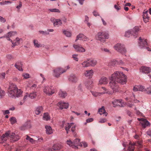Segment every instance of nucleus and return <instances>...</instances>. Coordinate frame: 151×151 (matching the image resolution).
<instances>
[{
	"label": "nucleus",
	"instance_id": "nucleus-1",
	"mask_svg": "<svg viewBox=\"0 0 151 151\" xmlns=\"http://www.w3.org/2000/svg\"><path fill=\"white\" fill-rule=\"evenodd\" d=\"M111 79L122 84H125L127 82L126 76L121 71H115L112 75Z\"/></svg>",
	"mask_w": 151,
	"mask_h": 151
},
{
	"label": "nucleus",
	"instance_id": "nucleus-2",
	"mask_svg": "<svg viewBox=\"0 0 151 151\" xmlns=\"http://www.w3.org/2000/svg\"><path fill=\"white\" fill-rule=\"evenodd\" d=\"M23 91L18 89L16 85L14 84H10V97L15 99L22 96Z\"/></svg>",
	"mask_w": 151,
	"mask_h": 151
},
{
	"label": "nucleus",
	"instance_id": "nucleus-3",
	"mask_svg": "<svg viewBox=\"0 0 151 151\" xmlns=\"http://www.w3.org/2000/svg\"><path fill=\"white\" fill-rule=\"evenodd\" d=\"M70 68V67L69 65L65 67V68L60 67L57 68L53 70V75L56 78H59L61 74L65 73Z\"/></svg>",
	"mask_w": 151,
	"mask_h": 151
},
{
	"label": "nucleus",
	"instance_id": "nucleus-4",
	"mask_svg": "<svg viewBox=\"0 0 151 151\" xmlns=\"http://www.w3.org/2000/svg\"><path fill=\"white\" fill-rule=\"evenodd\" d=\"M109 38V35L105 32L101 31L98 32L96 36V40L101 43H104L106 39Z\"/></svg>",
	"mask_w": 151,
	"mask_h": 151
},
{
	"label": "nucleus",
	"instance_id": "nucleus-5",
	"mask_svg": "<svg viewBox=\"0 0 151 151\" xmlns=\"http://www.w3.org/2000/svg\"><path fill=\"white\" fill-rule=\"evenodd\" d=\"M139 31V28L138 27H135L131 30H129L126 32L125 34V36L126 37H129L130 35H133L134 38H136L137 37L138 32Z\"/></svg>",
	"mask_w": 151,
	"mask_h": 151
},
{
	"label": "nucleus",
	"instance_id": "nucleus-6",
	"mask_svg": "<svg viewBox=\"0 0 151 151\" xmlns=\"http://www.w3.org/2000/svg\"><path fill=\"white\" fill-rule=\"evenodd\" d=\"M80 139H76L73 142H72L70 140H68L67 141V144L69 146L72 147L73 148H77L78 147V146H82V144L80 142Z\"/></svg>",
	"mask_w": 151,
	"mask_h": 151
},
{
	"label": "nucleus",
	"instance_id": "nucleus-7",
	"mask_svg": "<svg viewBox=\"0 0 151 151\" xmlns=\"http://www.w3.org/2000/svg\"><path fill=\"white\" fill-rule=\"evenodd\" d=\"M115 49L117 51L122 54L125 53L126 52L124 45L120 43H117L114 46Z\"/></svg>",
	"mask_w": 151,
	"mask_h": 151
},
{
	"label": "nucleus",
	"instance_id": "nucleus-8",
	"mask_svg": "<svg viewBox=\"0 0 151 151\" xmlns=\"http://www.w3.org/2000/svg\"><path fill=\"white\" fill-rule=\"evenodd\" d=\"M139 45L141 48H146L148 51H151V49L149 47H147V40L142 39L141 37L139 38Z\"/></svg>",
	"mask_w": 151,
	"mask_h": 151
},
{
	"label": "nucleus",
	"instance_id": "nucleus-9",
	"mask_svg": "<svg viewBox=\"0 0 151 151\" xmlns=\"http://www.w3.org/2000/svg\"><path fill=\"white\" fill-rule=\"evenodd\" d=\"M43 91L44 93L50 96L54 93L55 91L53 90V88L51 86L46 85L43 88Z\"/></svg>",
	"mask_w": 151,
	"mask_h": 151
},
{
	"label": "nucleus",
	"instance_id": "nucleus-10",
	"mask_svg": "<svg viewBox=\"0 0 151 151\" xmlns=\"http://www.w3.org/2000/svg\"><path fill=\"white\" fill-rule=\"evenodd\" d=\"M20 139L17 131H15L14 132H12L10 135V142H13L17 141Z\"/></svg>",
	"mask_w": 151,
	"mask_h": 151
},
{
	"label": "nucleus",
	"instance_id": "nucleus-11",
	"mask_svg": "<svg viewBox=\"0 0 151 151\" xmlns=\"http://www.w3.org/2000/svg\"><path fill=\"white\" fill-rule=\"evenodd\" d=\"M110 80H111V81L109 83V86L110 88L113 90L114 91H116L118 90V85L116 81L112 80L110 78Z\"/></svg>",
	"mask_w": 151,
	"mask_h": 151
},
{
	"label": "nucleus",
	"instance_id": "nucleus-12",
	"mask_svg": "<svg viewBox=\"0 0 151 151\" xmlns=\"http://www.w3.org/2000/svg\"><path fill=\"white\" fill-rule=\"evenodd\" d=\"M10 41H11L12 43L11 45L12 47L14 48L15 46L19 45L22 42V39L17 37L16 38V39L14 40L13 41L11 40L10 39Z\"/></svg>",
	"mask_w": 151,
	"mask_h": 151
},
{
	"label": "nucleus",
	"instance_id": "nucleus-13",
	"mask_svg": "<svg viewBox=\"0 0 151 151\" xmlns=\"http://www.w3.org/2000/svg\"><path fill=\"white\" fill-rule=\"evenodd\" d=\"M131 96H130L127 97L125 98V100L126 101L128 102L127 103V106L130 107H132L133 106V104H130L129 102L132 101V100L135 98V95L133 93H132Z\"/></svg>",
	"mask_w": 151,
	"mask_h": 151
},
{
	"label": "nucleus",
	"instance_id": "nucleus-14",
	"mask_svg": "<svg viewBox=\"0 0 151 151\" xmlns=\"http://www.w3.org/2000/svg\"><path fill=\"white\" fill-rule=\"evenodd\" d=\"M112 103L114 105V107H115L119 106L120 107H124V104L121 100H116L113 101Z\"/></svg>",
	"mask_w": 151,
	"mask_h": 151
},
{
	"label": "nucleus",
	"instance_id": "nucleus-15",
	"mask_svg": "<svg viewBox=\"0 0 151 151\" xmlns=\"http://www.w3.org/2000/svg\"><path fill=\"white\" fill-rule=\"evenodd\" d=\"M139 121H140V123L142 127L145 128L147 127L148 126L149 124V122L146 119L142 118L138 119Z\"/></svg>",
	"mask_w": 151,
	"mask_h": 151
},
{
	"label": "nucleus",
	"instance_id": "nucleus-16",
	"mask_svg": "<svg viewBox=\"0 0 151 151\" xmlns=\"http://www.w3.org/2000/svg\"><path fill=\"white\" fill-rule=\"evenodd\" d=\"M73 47L74 48L76 51L78 52H84L85 51V50L82 46L74 44Z\"/></svg>",
	"mask_w": 151,
	"mask_h": 151
},
{
	"label": "nucleus",
	"instance_id": "nucleus-17",
	"mask_svg": "<svg viewBox=\"0 0 151 151\" xmlns=\"http://www.w3.org/2000/svg\"><path fill=\"white\" fill-rule=\"evenodd\" d=\"M62 148V146L59 144L54 145L52 148H49L48 150L51 151H57L60 150Z\"/></svg>",
	"mask_w": 151,
	"mask_h": 151
},
{
	"label": "nucleus",
	"instance_id": "nucleus-18",
	"mask_svg": "<svg viewBox=\"0 0 151 151\" xmlns=\"http://www.w3.org/2000/svg\"><path fill=\"white\" fill-rule=\"evenodd\" d=\"M109 82L108 79L106 77H102L99 79V85H106Z\"/></svg>",
	"mask_w": 151,
	"mask_h": 151
},
{
	"label": "nucleus",
	"instance_id": "nucleus-19",
	"mask_svg": "<svg viewBox=\"0 0 151 151\" xmlns=\"http://www.w3.org/2000/svg\"><path fill=\"white\" fill-rule=\"evenodd\" d=\"M58 106L60 109H62L64 108L66 109L68 108V107L69 104L68 103L61 101L58 104Z\"/></svg>",
	"mask_w": 151,
	"mask_h": 151
},
{
	"label": "nucleus",
	"instance_id": "nucleus-20",
	"mask_svg": "<svg viewBox=\"0 0 151 151\" xmlns=\"http://www.w3.org/2000/svg\"><path fill=\"white\" fill-rule=\"evenodd\" d=\"M138 145L139 147H142V145L141 143L138 142L137 143H134L133 145H129L127 151H134V146Z\"/></svg>",
	"mask_w": 151,
	"mask_h": 151
},
{
	"label": "nucleus",
	"instance_id": "nucleus-21",
	"mask_svg": "<svg viewBox=\"0 0 151 151\" xmlns=\"http://www.w3.org/2000/svg\"><path fill=\"white\" fill-rule=\"evenodd\" d=\"M52 22L53 21V24L55 26H59L62 24L61 20L60 19H55L54 18H52L51 19Z\"/></svg>",
	"mask_w": 151,
	"mask_h": 151
},
{
	"label": "nucleus",
	"instance_id": "nucleus-22",
	"mask_svg": "<svg viewBox=\"0 0 151 151\" xmlns=\"http://www.w3.org/2000/svg\"><path fill=\"white\" fill-rule=\"evenodd\" d=\"M81 40L83 41H87L88 40V38L82 34H80L77 36L76 39L75 41L76 42L78 40Z\"/></svg>",
	"mask_w": 151,
	"mask_h": 151
},
{
	"label": "nucleus",
	"instance_id": "nucleus-23",
	"mask_svg": "<svg viewBox=\"0 0 151 151\" xmlns=\"http://www.w3.org/2000/svg\"><path fill=\"white\" fill-rule=\"evenodd\" d=\"M148 11L147 10H144L143 12V18L144 22L146 23L149 21L150 18L148 14Z\"/></svg>",
	"mask_w": 151,
	"mask_h": 151
},
{
	"label": "nucleus",
	"instance_id": "nucleus-24",
	"mask_svg": "<svg viewBox=\"0 0 151 151\" xmlns=\"http://www.w3.org/2000/svg\"><path fill=\"white\" fill-rule=\"evenodd\" d=\"M68 79L69 81L74 83H76L78 80V77L74 74L71 75L70 76Z\"/></svg>",
	"mask_w": 151,
	"mask_h": 151
},
{
	"label": "nucleus",
	"instance_id": "nucleus-25",
	"mask_svg": "<svg viewBox=\"0 0 151 151\" xmlns=\"http://www.w3.org/2000/svg\"><path fill=\"white\" fill-rule=\"evenodd\" d=\"M93 73V71L91 69L90 70H86L85 71L84 75L86 77H88L89 78H92Z\"/></svg>",
	"mask_w": 151,
	"mask_h": 151
},
{
	"label": "nucleus",
	"instance_id": "nucleus-26",
	"mask_svg": "<svg viewBox=\"0 0 151 151\" xmlns=\"http://www.w3.org/2000/svg\"><path fill=\"white\" fill-rule=\"evenodd\" d=\"M22 63L21 61H18L14 65V66L16 68L18 69L19 70L21 71H23V69L22 68Z\"/></svg>",
	"mask_w": 151,
	"mask_h": 151
},
{
	"label": "nucleus",
	"instance_id": "nucleus-27",
	"mask_svg": "<svg viewBox=\"0 0 151 151\" xmlns=\"http://www.w3.org/2000/svg\"><path fill=\"white\" fill-rule=\"evenodd\" d=\"M140 71L145 73H148L150 71V68L145 66L142 67L140 69Z\"/></svg>",
	"mask_w": 151,
	"mask_h": 151
},
{
	"label": "nucleus",
	"instance_id": "nucleus-28",
	"mask_svg": "<svg viewBox=\"0 0 151 151\" xmlns=\"http://www.w3.org/2000/svg\"><path fill=\"white\" fill-rule=\"evenodd\" d=\"M58 95L61 98H64L67 95V93L66 91L60 90L58 92Z\"/></svg>",
	"mask_w": 151,
	"mask_h": 151
},
{
	"label": "nucleus",
	"instance_id": "nucleus-29",
	"mask_svg": "<svg viewBox=\"0 0 151 151\" xmlns=\"http://www.w3.org/2000/svg\"><path fill=\"white\" fill-rule=\"evenodd\" d=\"M9 135V133L6 132L5 134H3L1 137V139L3 141H6L7 139H8Z\"/></svg>",
	"mask_w": 151,
	"mask_h": 151
},
{
	"label": "nucleus",
	"instance_id": "nucleus-30",
	"mask_svg": "<svg viewBox=\"0 0 151 151\" xmlns=\"http://www.w3.org/2000/svg\"><path fill=\"white\" fill-rule=\"evenodd\" d=\"M43 111V108L41 106H39L37 107L35 111V113L37 115L40 114Z\"/></svg>",
	"mask_w": 151,
	"mask_h": 151
},
{
	"label": "nucleus",
	"instance_id": "nucleus-31",
	"mask_svg": "<svg viewBox=\"0 0 151 151\" xmlns=\"http://www.w3.org/2000/svg\"><path fill=\"white\" fill-rule=\"evenodd\" d=\"M91 92L92 93V95L94 97L98 96L104 94L105 93L104 92H99L92 91H91Z\"/></svg>",
	"mask_w": 151,
	"mask_h": 151
},
{
	"label": "nucleus",
	"instance_id": "nucleus-32",
	"mask_svg": "<svg viewBox=\"0 0 151 151\" xmlns=\"http://www.w3.org/2000/svg\"><path fill=\"white\" fill-rule=\"evenodd\" d=\"M46 133L47 134H51L53 133L52 130L50 126H46Z\"/></svg>",
	"mask_w": 151,
	"mask_h": 151
},
{
	"label": "nucleus",
	"instance_id": "nucleus-33",
	"mask_svg": "<svg viewBox=\"0 0 151 151\" xmlns=\"http://www.w3.org/2000/svg\"><path fill=\"white\" fill-rule=\"evenodd\" d=\"M34 46L35 47L39 48L42 47V44H40L37 40H34L33 41Z\"/></svg>",
	"mask_w": 151,
	"mask_h": 151
},
{
	"label": "nucleus",
	"instance_id": "nucleus-34",
	"mask_svg": "<svg viewBox=\"0 0 151 151\" xmlns=\"http://www.w3.org/2000/svg\"><path fill=\"white\" fill-rule=\"evenodd\" d=\"M98 112L101 115L103 114H104L105 116H106L107 114V113L105 112L104 106H102L100 109H99Z\"/></svg>",
	"mask_w": 151,
	"mask_h": 151
},
{
	"label": "nucleus",
	"instance_id": "nucleus-35",
	"mask_svg": "<svg viewBox=\"0 0 151 151\" xmlns=\"http://www.w3.org/2000/svg\"><path fill=\"white\" fill-rule=\"evenodd\" d=\"M81 64L83 67L86 68L89 67L90 64L89 60H87L84 61L81 63Z\"/></svg>",
	"mask_w": 151,
	"mask_h": 151
},
{
	"label": "nucleus",
	"instance_id": "nucleus-36",
	"mask_svg": "<svg viewBox=\"0 0 151 151\" xmlns=\"http://www.w3.org/2000/svg\"><path fill=\"white\" fill-rule=\"evenodd\" d=\"M74 124L73 123H68L65 127V129L67 133H68V131H69V129L71 127L73 126Z\"/></svg>",
	"mask_w": 151,
	"mask_h": 151
},
{
	"label": "nucleus",
	"instance_id": "nucleus-37",
	"mask_svg": "<svg viewBox=\"0 0 151 151\" xmlns=\"http://www.w3.org/2000/svg\"><path fill=\"white\" fill-rule=\"evenodd\" d=\"M90 66H94L97 63L96 61L94 60H88Z\"/></svg>",
	"mask_w": 151,
	"mask_h": 151
},
{
	"label": "nucleus",
	"instance_id": "nucleus-38",
	"mask_svg": "<svg viewBox=\"0 0 151 151\" xmlns=\"http://www.w3.org/2000/svg\"><path fill=\"white\" fill-rule=\"evenodd\" d=\"M138 89L139 91L144 92L145 93V91H146V88L143 86L139 85H138Z\"/></svg>",
	"mask_w": 151,
	"mask_h": 151
},
{
	"label": "nucleus",
	"instance_id": "nucleus-39",
	"mask_svg": "<svg viewBox=\"0 0 151 151\" xmlns=\"http://www.w3.org/2000/svg\"><path fill=\"white\" fill-rule=\"evenodd\" d=\"M118 62L116 60H112L110 61L109 63V65L114 66Z\"/></svg>",
	"mask_w": 151,
	"mask_h": 151
},
{
	"label": "nucleus",
	"instance_id": "nucleus-40",
	"mask_svg": "<svg viewBox=\"0 0 151 151\" xmlns=\"http://www.w3.org/2000/svg\"><path fill=\"white\" fill-rule=\"evenodd\" d=\"M43 119L44 120L46 121H47L50 119V117L47 113H45L44 114Z\"/></svg>",
	"mask_w": 151,
	"mask_h": 151
},
{
	"label": "nucleus",
	"instance_id": "nucleus-41",
	"mask_svg": "<svg viewBox=\"0 0 151 151\" xmlns=\"http://www.w3.org/2000/svg\"><path fill=\"white\" fill-rule=\"evenodd\" d=\"M10 122L11 123L13 124L17 122V120L15 117H12L10 118Z\"/></svg>",
	"mask_w": 151,
	"mask_h": 151
},
{
	"label": "nucleus",
	"instance_id": "nucleus-42",
	"mask_svg": "<svg viewBox=\"0 0 151 151\" xmlns=\"http://www.w3.org/2000/svg\"><path fill=\"white\" fill-rule=\"evenodd\" d=\"M29 97L32 99L35 98L37 96V93L36 92H32L29 94Z\"/></svg>",
	"mask_w": 151,
	"mask_h": 151
},
{
	"label": "nucleus",
	"instance_id": "nucleus-43",
	"mask_svg": "<svg viewBox=\"0 0 151 151\" xmlns=\"http://www.w3.org/2000/svg\"><path fill=\"white\" fill-rule=\"evenodd\" d=\"M27 140H28L30 142L32 143V144H35V141L32 138H30L28 135L27 136V137L26 138Z\"/></svg>",
	"mask_w": 151,
	"mask_h": 151
},
{
	"label": "nucleus",
	"instance_id": "nucleus-44",
	"mask_svg": "<svg viewBox=\"0 0 151 151\" xmlns=\"http://www.w3.org/2000/svg\"><path fill=\"white\" fill-rule=\"evenodd\" d=\"M63 32L64 35L67 37H70L71 35V33L68 31H64Z\"/></svg>",
	"mask_w": 151,
	"mask_h": 151
},
{
	"label": "nucleus",
	"instance_id": "nucleus-45",
	"mask_svg": "<svg viewBox=\"0 0 151 151\" xmlns=\"http://www.w3.org/2000/svg\"><path fill=\"white\" fill-rule=\"evenodd\" d=\"M39 32L40 34H42L45 35H48L49 34V32L46 31H39Z\"/></svg>",
	"mask_w": 151,
	"mask_h": 151
},
{
	"label": "nucleus",
	"instance_id": "nucleus-46",
	"mask_svg": "<svg viewBox=\"0 0 151 151\" xmlns=\"http://www.w3.org/2000/svg\"><path fill=\"white\" fill-rule=\"evenodd\" d=\"M146 90L147 91H145V93L149 94H151V87L147 88Z\"/></svg>",
	"mask_w": 151,
	"mask_h": 151
},
{
	"label": "nucleus",
	"instance_id": "nucleus-47",
	"mask_svg": "<svg viewBox=\"0 0 151 151\" xmlns=\"http://www.w3.org/2000/svg\"><path fill=\"white\" fill-rule=\"evenodd\" d=\"M5 73H0V79L3 80L5 78Z\"/></svg>",
	"mask_w": 151,
	"mask_h": 151
},
{
	"label": "nucleus",
	"instance_id": "nucleus-48",
	"mask_svg": "<svg viewBox=\"0 0 151 151\" xmlns=\"http://www.w3.org/2000/svg\"><path fill=\"white\" fill-rule=\"evenodd\" d=\"M101 50L102 52H104L108 53H110V50L106 48H101Z\"/></svg>",
	"mask_w": 151,
	"mask_h": 151
},
{
	"label": "nucleus",
	"instance_id": "nucleus-49",
	"mask_svg": "<svg viewBox=\"0 0 151 151\" xmlns=\"http://www.w3.org/2000/svg\"><path fill=\"white\" fill-rule=\"evenodd\" d=\"M49 10L52 12H60L59 10L57 9H50Z\"/></svg>",
	"mask_w": 151,
	"mask_h": 151
},
{
	"label": "nucleus",
	"instance_id": "nucleus-50",
	"mask_svg": "<svg viewBox=\"0 0 151 151\" xmlns=\"http://www.w3.org/2000/svg\"><path fill=\"white\" fill-rule=\"evenodd\" d=\"M23 76L24 78L27 79L29 77V75L28 73H24L23 74Z\"/></svg>",
	"mask_w": 151,
	"mask_h": 151
},
{
	"label": "nucleus",
	"instance_id": "nucleus-51",
	"mask_svg": "<svg viewBox=\"0 0 151 151\" xmlns=\"http://www.w3.org/2000/svg\"><path fill=\"white\" fill-rule=\"evenodd\" d=\"M17 34V32L15 31L10 32V37L12 36L16 35Z\"/></svg>",
	"mask_w": 151,
	"mask_h": 151
},
{
	"label": "nucleus",
	"instance_id": "nucleus-52",
	"mask_svg": "<svg viewBox=\"0 0 151 151\" xmlns=\"http://www.w3.org/2000/svg\"><path fill=\"white\" fill-rule=\"evenodd\" d=\"M77 55H73L72 56V57L73 58V59L76 61H78V58H77Z\"/></svg>",
	"mask_w": 151,
	"mask_h": 151
},
{
	"label": "nucleus",
	"instance_id": "nucleus-53",
	"mask_svg": "<svg viewBox=\"0 0 151 151\" xmlns=\"http://www.w3.org/2000/svg\"><path fill=\"white\" fill-rule=\"evenodd\" d=\"M138 85L135 86L134 87L133 90L134 91H139Z\"/></svg>",
	"mask_w": 151,
	"mask_h": 151
},
{
	"label": "nucleus",
	"instance_id": "nucleus-54",
	"mask_svg": "<svg viewBox=\"0 0 151 151\" xmlns=\"http://www.w3.org/2000/svg\"><path fill=\"white\" fill-rule=\"evenodd\" d=\"M28 97H29V94L28 93H26V94L24 96L23 98V100L24 101H25Z\"/></svg>",
	"mask_w": 151,
	"mask_h": 151
},
{
	"label": "nucleus",
	"instance_id": "nucleus-55",
	"mask_svg": "<svg viewBox=\"0 0 151 151\" xmlns=\"http://www.w3.org/2000/svg\"><path fill=\"white\" fill-rule=\"evenodd\" d=\"M5 95V92L2 90H1V91H0V96L1 97L2 96H3Z\"/></svg>",
	"mask_w": 151,
	"mask_h": 151
},
{
	"label": "nucleus",
	"instance_id": "nucleus-56",
	"mask_svg": "<svg viewBox=\"0 0 151 151\" xmlns=\"http://www.w3.org/2000/svg\"><path fill=\"white\" fill-rule=\"evenodd\" d=\"M9 2V1H3L1 2H0V4L1 5H4L7 4Z\"/></svg>",
	"mask_w": 151,
	"mask_h": 151
},
{
	"label": "nucleus",
	"instance_id": "nucleus-57",
	"mask_svg": "<svg viewBox=\"0 0 151 151\" xmlns=\"http://www.w3.org/2000/svg\"><path fill=\"white\" fill-rule=\"evenodd\" d=\"M0 21L4 23L5 22L6 20L4 18L0 16Z\"/></svg>",
	"mask_w": 151,
	"mask_h": 151
},
{
	"label": "nucleus",
	"instance_id": "nucleus-58",
	"mask_svg": "<svg viewBox=\"0 0 151 151\" xmlns=\"http://www.w3.org/2000/svg\"><path fill=\"white\" fill-rule=\"evenodd\" d=\"M4 115H5L9 114V110H6L5 111H2Z\"/></svg>",
	"mask_w": 151,
	"mask_h": 151
},
{
	"label": "nucleus",
	"instance_id": "nucleus-59",
	"mask_svg": "<svg viewBox=\"0 0 151 151\" xmlns=\"http://www.w3.org/2000/svg\"><path fill=\"white\" fill-rule=\"evenodd\" d=\"M9 32H8L6 35H5L4 36L5 38H6L8 40H9Z\"/></svg>",
	"mask_w": 151,
	"mask_h": 151
},
{
	"label": "nucleus",
	"instance_id": "nucleus-60",
	"mask_svg": "<svg viewBox=\"0 0 151 151\" xmlns=\"http://www.w3.org/2000/svg\"><path fill=\"white\" fill-rule=\"evenodd\" d=\"M78 89L79 90H80V91H83V90L82 86L81 84H80L79 85L78 87Z\"/></svg>",
	"mask_w": 151,
	"mask_h": 151
},
{
	"label": "nucleus",
	"instance_id": "nucleus-61",
	"mask_svg": "<svg viewBox=\"0 0 151 151\" xmlns=\"http://www.w3.org/2000/svg\"><path fill=\"white\" fill-rule=\"evenodd\" d=\"M27 128L26 125H24L20 127V129L22 130H24Z\"/></svg>",
	"mask_w": 151,
	"mask_h": 151
},
{
	"label": "nucleus",
	"instance_id": "nucleus-62",
	"mask_svg": "<svg viewBox=\"0 0 151 151\" xmlns=\"http://www.w3.org/2000/svg\"><path fill=\"white\" fill-rule=\"evenodd\" d=\"M106 119H100L99 122L101 123H104L106 122Z\"/></svg>",
	"mask_w": 151,
	"mask_h": 151
},
{
	"label": "nucleus",
	"instance_id": "nucleus-63",
	"mask_svg": "<svg viewBox=\"0 0 151 151\" xmlns=\"http://www.w3.org/2000/svg\"><path fill=\"white\" fill-rule=\"evenodd\" d=\"M37 86L36 84H33L30 87V88L32 89H34Z\"/></svg>",
	"mask_w": 151,
	"mask_h": 151
},
{
	"label": "nucleus",
	"instance_id": "nucleus-64",
	"mask_svg": "<svg viewBox=\"0 0 151 151\" xmlns=\"http://www.w3.org/2000/svg\"><path fill=\"white\" fill-rule=\"evenodd\" d=\"M93 121V119L92 118H89L86 120V122L87 123H89L92 122Z\"/></svg>",
	"mask_w": 151,
	"mask_h": 151
}]
</instances>
